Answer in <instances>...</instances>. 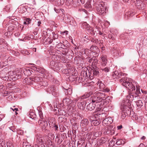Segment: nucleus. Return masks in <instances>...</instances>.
<instances>
[{"mask_svg":"<svg viewBox=\"0 0 147 147\" xmlns=\"http://www.w3.org/2000/svg\"><path fill=\"white\" fill-rule=\"evenodd\" d=\"M86 104V101H83L81 102H78L77 105L79 108L81 110H83L85 108Z\"/></svg>","mask_w":147,"mask_h":147,"instance_id":"20","label":"nucleus"},{"mask_svg":"<svg viewBox=\"0 0 147 147\" xmlns=\"http://www.w3.org/2000/svg\"><path fill=\"white\" fill-rule=\"evenodd\" d=\"M106 97L105 93L102 92H96L94 93V95L92 96L91 98V100L94 103H97L102 101Z\"/></svg>","mask_w":147,"mask_h":147,"instance_id":"2","label":"nucleus"},{"mask_svg":"<svg viewBox=\"0 0 147 147\" xmlns=\"http://www.w3.org/2000/svg\"><path fill=\"white\" fill-rule=\"evenodd\" d=\"M85 7L87 8L91 7L92 6L90 1H89L87 2L85 5Z\"/></svg>","mask_w":147,"mask_h":147,"instance_id":"47","label":"nucleus"},{"mask_svg":"<svg viewBox=\"0 0 147 147\" xmlns=\"http://www.w3.org/2000/svg\"><path fill=\"white\" fill-rule=\"evenodd\" d=\"M6 43L5 40L3 38H0V45H2L4 47L5 46Z\"/></svg>","mask_w":147,"mask_h":147,"instance_id":"48","label":"nucleus"},{"mask_svg":"<svg viewBox=\"0 0 147 147\" xmlns=\"http://www.w3.org/2000/svg\"><path fill=\"white\" fill-rule=\"evenodd\" d=\"M113 121V120L111 117H109L105 118L102 121L103 125H109L111 124Z\"/></svg>","mask_w":147,"mask_h":147,"instance_id":"10","label":"nucleus"},{"mask_svg":"<svg viewBox=\"0 0 147 147\" xmlns=\"http://www.w3.org/2000/svg\"><path fill=\"white\" fill-rule=\"evenodd\" d=\"M101 61L100 64V65H106L107 62V56L106 55H102L100 57Z\"/></svg>","mask_w":147,"mask_h":147,"instance_id":"11","label":"nucleus"},{"mask_svg":"<svg viewBox=\"0 0 147 147\" xmlns=\"http://www.w3.org/2000/svg\"><path fill=\"white\" fill-rule=\"evenodd\" d=\"M1 77H2V78H3V79L5 81H7V80H11V79L10 78H9V76H4V77H3V76H2Z\"/></svg>","mask_w":147,"mask_h":147,"instance_id":"61","label":"nucleus"},{"mask_svg":"<svg viewBox=\"0 0 147 147\" xmlns=\"http://www.w3.org/2000/svg\"><path fill=\"white\" fill-rule=\"evenodd\" d=\"M111 32L114 35H117L118 33V31L116 29H112L111 31Z\"/></svg>","mask_w":147,"mask_h":147,"instance_id":"54","label":"nucleus"},{"mask_svg":"<svg viewBox=\"0 0 147 147\" xmlns=\"http://www.w3.org/2000/svg\"><path fill=\"white\" fill-rule=\"evenodd\" d=\"M73 3V0H66V4L68 5L71 4Z\"/></svg>","mask_w":147,"mask_h":147,"instance_id":"56","label":"nucleus"},{"mask_svg":"<svg viewBox=\"0 0 147 147\" xmlns=\"http://www.w3.org/2000/svg\"><path fill=\"white\" fill-rule=\"evenodd\" d=\"M86 61L88 62L90 65L92 63V61L93 60V57H92L88 56L87 57L86 59Z\"/></svg>","mask_w":147,"mask_h":147,"instance_id":"41","label":"nucleus"},{"mask_svg":"<svg viewBox=\"0 0 147 147\" xmlns=\"http://www.w3.org/2000/svg\"><path fill=\"white\" fill-rule=\"evenodd\" d=\"M56 65H57V63H56L54 61H51L50 63V66L51 68L53 69L55 67Z\"/></svg>","mask_w":147,"mask_h":147,"instance_id":"44","label":"nucleus"},{"mask_svg":"<svg viewBox=\"0 0 147 147\" xmlns=\"http://www.w3.org/2000/svg\"><path fill=\"white\" fill-rule=\"evenodd\" d=\"M93 93L92 92L90 91L88 93H86L83 95L78 97V99H85L89 97Z\"/></svg>","mask_w":147,"mask_h":147,"instance_id":"26","label":"nucleus"},{"mask_svg":"<svg viewBox=\"0 0 147 147\" xmlns=\"http://www.w3.org/2000/svg\"><path fill=\"white\" fill-rule=\"evenodd\" d=\"M58 111L59 114L60 115H65V112L63 110L59 109Z\"/></svg>","mask_w":147,"mask_h":147,"instance_id":"51","label":"nucleus"},{"mask_svg":"<svg viewBox=\"0 0 147 147\" xmlns=\"http://www.w3.org/2000/svg\"><path fill=\"white\" fill-rule=\"evenodd\" d=\"M16 73V71H10L8 72V76L11 80H12V77H13V76H14Z\"/></svg>","mask_w":147,"mask_h":147,"instance_id":"35","label":"nucleus"},{"mask_svg":"<svg viewBox=\"0 0 147 147\" xmlns=\"http://www.w3.org/2000/svg\"><path fill=\"white\" fill-rule=\"evenodd\" d=\"M106 65H99V69L101 70V71L107 73L110 71V68L108 67H105Z\"/></svg>","mask_w":147,"mask_h":147,"instance_id":"19","label":"nucleus"},{"mask_svg":"<svg viewBox=\"0 0 147 147\" xmlns=\"http://www.w3.org/2000/svg\"><path fill=\"white\" fill-rule=\"evenodd\" d=\"M141 90L142 92L144 94V96H143V98L144 101V100H145V98L147 97V91L142 90Z\"/></svg>","mask_w":147,"mask_h":147,"instance_id":"52","label":"nucleus"},{"mask_svg":"<svg viewBox=\"0 0 147 147\" xmlns=\"http://www.w3.org/2000/svg\"><path fill=\"white\" fill-rule=\"evenodd\" d=\"M43 137L40 134H37L35 136V139L37 143L39 145H42L44 141L43 140Z\"/></svg>","mask_w":147,"mask_h":147,"instance_id":"9","label":"nucleus"},{"mask_svg":"<svg viewBox=\"0 0 147 147\" xmlns=\"http://www.w3.org/2000/svg\"><path fill=\"white\" fill-rule=\"evenodd\" d=\"M13 77H12V80H16L19 79L21 78L22 76L20 74H15L14 76H13Z\"/></svg>","mask_w":147,"mask_h":147,"instance_id":"32","label":"nucleus"},{"mask_svg":"<svg viewBox=\"0 0 147 147\" xmlns=\"http://www.w3.org/2000/svg\"><path fill=\"white\" fill-rule=\"evenodd\" d=\"M129 81V79L126 77H122L120 80L123 86L128 89L131 92V94L127 97L129 99V101H131L133 100H135L136 98H138V95L140 93V87L137 86V83L136 84V85L134 86Z\"/></svg>","mask_w":147,"mask_h":147,"instance_id":"1","label":"nucleus"},{"mask_svg":"<svg viewBox=\"0 0 147 147\" xmlns=\"http://www.w3.org/2000/svg\"><path fill=\"white\" fill-rule=\"evenodd\" d=\"M100 52L99 50V49L98 51H95L94 52H91L90 53V56L92 57H96L98 56V53Z\"/></svg>","mask_w":147,"mask_h":147,"instance_id":"31","label":"nucleus"},{"mask_svg":"<svg viewBox=\"0 0 147 147\" xmlns=\"http://www.w3.org/2000/svg\"><path fill=\"white\" fill-rule=\"evenodd\" d=\"M52 34H53V38L54 40L58 38V36L57 34L55 33L54 32H52Z\"/></svg>","mask_w":147,"mask_h":147,"instance_id":"53","label":"nucleus"},{"mask_svg":"<svg viewBox=\"0 0 147 147\" xmlns=\"http://www.w3.org/2000/svg\"><path fill=\"white\" fill-rule=\"evenodd\" d=\"M107 8L105 3L102 2L100 3L96 7L97 11L100 15H102L105 13Z\"/></svg>","mask_w":147,"mask_h":147,"instance_id":"4","label":"nucleus"},{"mask_svg":"<svg viewBox=\"0 0 147 147\" xmlns=\"http://www.w3.org/2000/svg\"><path fill=\"white\" fill-rule=\"evenodd\" d=\"M93 60L92 61V63L91 64V65L93 67L94 66H96L98 62V60L96 57H93Z\"/></svg>","mask_w":147,"mask_h":147,"instance_id":"30","label":"nucleus"},{"mask_svg":"<svg viewBox=\"0 0 147 147\" xmlns=\"http://www.w3.org/2000/svg\"><path fill=\"white\" fill-rule=\"evenodd\" d=\"M121 108L122 113L121 117L122 119H124L127 115L131 114V109L130 103H125L122 105Z\"/></svg>","mask_w":147,"mask_h":147,"instance_id":"3","label":"nucleus"},{"mask_svg":"<svg viewBox=\"0 0 147 147\" xmlns=\"http://www.w3.org/2000/svg\"><path fill=\"white\" fill-rule=\"evenodd\" d=\"M63 45L64 46V45L63 43L61 42H59L57 44V48H62Z\"/></svg>","mask_w":147,"mask_h":147,"instance_id":"64","label":"nucleus"},{"mask_svg":"<svg viewBox=\"0 0 147 147\" xmlns=\"http://www.w3.org/2000/svg\"><path fill=\"white\" fill-rule=\"evenodd\" d=\"M72 100H71L69 98H65L63 101V102L64 105L66 106H69V108H72V107H71L70 106L72 104ZM71 110L72 108H71Z\"/></svg>","mask_w":147,"mask_h":147,"instance_id":"14","label":"nucleus"},{"mask_svg":"<svg viewBox=\"0 0 147 147\" xmlns=\"http://www.w3.org/2000/svg\"><path fill=\"white\" fill-rule=\"evenodd\" d=\"M64 0H56V3L58 6H60L63 5L64 4Z\"/></svg>","mask_w":147,"mask_h":147,"instance_id":"38","label":"nucleus"},{"mask_svg":"<svg viewBox=\"0 0 147 147\" xmlns=\"http://www.w3.org/2000/svg\"><path fill=\"white\" fill-rule=\"evenodd\" d=\"M67 86H65L63 87V88L65 90V94L66 95H70L72 93V89L71 88L69 87L68 86H69V85L68 84H66Z\"/></svg>","mask_w":147,"mask_h":147,"instance_id":"18","label":"nucleus"},{"mask_svg":"<svg viewBox=\"0 0 147 147\" xmlns=\"http://www.w3.org/2000/svg\"><path fill=\"white\" fill-rule=\"evenodd\" d=\"M38 123L43 129H45L48 126L47 122L46 121L39 120L38 121Z\"/></svg>","mask_w":147,"mask_h":147,"instance_id":"17","label":"nucleus"},{"mask_svg":"<svg viewBox=\"0 0 147 147\" xmlns=\"http://www.w3.org/2000/svg\"><path fill=\"white\" fill-rule=\"evenodd\" d=\"M99 75V72L97 69L92 70L90 72V74L89 75V77L91 78L93 76H98Z\"/></svg>","mask_w":147,"mask_h":147,"instance_id":"23","label":"nucleus"},{"mask_svg":"<svg viewBox=\"0 0 147 147\" xmlns=\"http://www.w3.org/2000/svg\"><path fill=\"white\" fill-rule=\"evenodd\" d=\"M136 104L137 106L140 107L143 105V103L140 100L136 101Z\"/></svg>","mask_w":147,"mask_h":147,"instance_id":"45","label":"nucleus"},{"mask_svg":"<svg viewBox=\"0 0 147 147\" xmlns=\"http://www.w3.org/2000/svg\"><path fill=\"white\" fill-rule=\"evenodd\" d=\"M97 83L98 85L99 88L102 91L103 89H104V88L105 87V85L103 83H102L100 81H98Z\"/></svg>","mask_w":147,"mask_h":147,"instance_id":"29","label":"nucleus"},{"mask_svg":"<svg viewBox=\"0 0 147 147\" xmlns=\"http://www.w3.org/2000/svg\"><path fill=\"white\" fill-rule=\"evenodd\" d=\"M78 99L76 98L74 99L73 100H72V103L70 107H72V110H71V108H70L69 110L70 111L72 112L74 111L75 110L74 107L76 106V102L78 101Z\"/></svg>","mask_w":147,"mask_h":147,"instance_id":"21","label":"nucleus"},{"mask_svg":"<svg viewBox=\"0 0 147 147\" xmlns=\"http://www.w3.org/2000/svg\"><path fill=\"white\" fill-rule=\"evenodd\" d=\"M106 141V138L104 137H102L101 139L97 142V143L100 144L101 145V144L104 143Z\"/></svg>","mask_w":147,"mask_h":147,"instance_id":"37","label":"nucleus"},{"mask_svg":"<svg viewBox=\"0 0 147 147\" xmlns=\"http://www.w3.org/2000/svg\"><path fill=\"white\" fill-rule=\"evenodd\" d=\"M95 51H98L99 49L97 46L93 45L90 47V51L91 52H93Z\"/></svg>","mask_w":147,"mask_h":147,"instance_id":"34","label":"nucleus"},{"mask_svg":"<svg viewBox=\"0 0 147 147\" xmlns=\"http://www.w3.org/2000/svg\"><path fill=\"white\" fill-rule=\"evenodd\" d=\"M31 69L26 68L24 70V74L26 76H30L32 74Z\"/></svg>","mask_w":147,"mask_h":147,"instance_id":"28","label":"nucleus"},{"mask_svg":"<svg viewBox=\"0 0 147 147\" xmlns=\"http://www.w3.org/2000/svg\"><path fill=\"white\" fill-rule=\"evenodd\" d=\"M32 79L33 82H38L41 86H47L48 85V83L46 81H43V79L41 77H40L37 76L32 77Z\"/></svg>","mask_w":147,"mask_h":147,"instance_id":"6","label":"nucleus"},{"mask_svg":"<svg viewBox=\"0 0 147 147\" xmlns=\"http://www.w3.org/2000/svg\"><path fill=\"white\" fill-rule=\"evenodd\" d=\"M82 26L83 28L85 29L86 30L88 29H89L90 27L89 25L86 22L83 23Z\"/></svg>","mask_w":147,"mask_h":147,"instance_id":"39","label":"nucleus"},{"mask_svg":"<svg viewBox=\"0 0 147 147\" xmlns=\"http://www.w3.org/2000/svg\"><path fill=\"white\" fill-rule=\"evenodd\" d=\"M32 78L28 77L26 78L23 81V82L28 84H33V81L32 80Z\"/></svg>","mask_w":147,"mask_h":147,"instance_id":"24","label":"nucleus"},{"mask_svg":"<svg viewBox=\"0 0 147 147\" xmlns=\"http://www.w3.org/2000/svg\"><path fill=\"white\" fill-rule=\"evenodd\" d=\"M26 11V9L25 7H22L20 8L19 10V13H23Z\"/></svg>","mask_w":147,"mask_h":147,"instance_id":"46","label":"nucleus"},{"mask_svg":"<svg viewBox=\"0 0 147 147\" xmlns=\"http://www.w3.org/2000/svg\"><path fill=\"white\" fill-rule=\"evenodd\" d=\"M31 65H32L31 67L30 68V69H31L32 71V70H33L42 74H45V70L44 69L39 66L37 67L36 65L33 64H31Z\"/></svg>","mask_w":147,"mask_h":147,"instance_id":"7","label":"nucleus"},{"mask_svg":"<svg viewBox=\"0 0 147 147\" xmlns=\"http://www.w3.org/2000/svg\"><path fill=\"white\" fill-rule=\"evenodd\" d=\"M30 117L32 119H34L36 118V115L33 113H31L30 114Z\"/></svg>","mask_w":147,"mask_h":147,"instance_id":"58","label":"nucleus"},{"mask_svg":"<svg viewBox=\"0 0 147 147\" xmlns=\"http://www.w3.org/2000/svg\"><path fill=\"white\" fill-rule=\"evenodd\" d=\"M55 119L53 118H51L49 120L48 122L50 127H51L52 126L55 125Z\"/></svg>","mask_w":147,"mask_h":147,"instance_id":"27","label":"nucleus"},{"mask_svg":"<svg viewBox=\"0 0 147 147\" xmlns=\"http://www.w3.org/2000/svg\"><path fill=\"white\" fill-rule=\"evenodd\" d=\"M92 116V115L90 116L89 117L91 125L94 126L99 125L100 123V122L99 121L94 119L96 117H95L94 116L91 117Z\"/></svg>","mask_w":147,"mask_h":147,"instance_id":"12","label":"nucleus"},{"mask_svg":"<svg viewBox=\"0 0 147 147\" xmlns=\"http://www.w3.org/2000/svg\"><path fill=\"white\" fill-rule=\"evenodd\" d=\"M6 145L4 142L0 141V147H6Z\"/></svg>","mask_w":147,"mask_h":147,"instance_id":"59","label":"nucleus"},{"mask_svg":"<svg viewBox=\"0 0 147 147\" xmlns=\"http://www.w3.org/2000/svg\"><path fill=\"white\" fill-rule=\"evenodd\" d=\"M84 54H85L86 55L88 56V57L90 56V53L91 51H90V50H89L88 49H86L84 50Z\"/></svg>","mask_w":147,"mask_h":147,"instance_id":"43","label":"nucleus"},{"mask_svg":"<svg viewBox=\"0 0 147 147\" xmlns=\"http://www.w3.org/2000/svg\"><path fill=\"white\" fill-rule=\"evenodd\" d=\"M28 145H27L26 143H25L24 142L23 143V147H31V145L30 143H28Z\"/></svg>","mask_w":147,"mask_h":147,"instance_id":"60","label":"nucleus"},{"mask_svg":"<svg viewBox=\"0 0 147 147\" xmlns=\"http://www.w3.org/2000/svg\"><path fill=\"white\" fill-rule=\"evenodd\" d=\"M54 9L55 12L57 13L59 12H60V11L63 12V9H57L56 8H55Z\"/></svg>","mask_w":147,"mask_h":147,"instance_id":"63","label":"nucleus"},{"mask_svg":"<svg viewBox=\"0 0 147 147\" xmlns=\"http://www.w3.org/2000/svg\"><path fill=\"white\" fill-rule=\"evenodd\" d=\"M4 9L6 11L9 12L10 10V7L9 6H6Z\"/></svg>","mask_w":147,"mask_h":147,"instance_id":"62","label":"nucleus"},{"mask_svg":"<svg viewBox=\"0 0 147 147\" xmlns=\"http://www.w3.org/2000/svg\"><path fill=\"white\" fill-rule=\"evenodd\" d=\"M95 107L96 104L92 102L87 106L86 108L88 110L91 111L95 109Z\"/></svg>","mask_w":147,"mask_h":147,"instance_id":"22","label":"nucleus"},{"mask_svg":"<svg viewBox=\"0 0 147 147\" xmlns=\"http://www.w3.org/2000/svg\"><path fill=\"white\" fill-rule=\"evenodd\" d=\"M125 143V141L121 139H119L116 142V144L117 145H123Z\"/></svg>","mask_w":147,"mask_h":147,"instance_id":"36","label":"nucleus"},{"mask_svg":"<svg viewBox=\"0 0 147 147\" xmlns=\"http://www.w3.org/2000/svg\"><path fill=\"white\" fill-rule=\"evenodd\" d=\"M124 74L122 73H119L117 71H116L113 72L112 75V78L114 79L115 78H121L122 76H124Z\"/></svg>","mask_w":147,"mask_h":147,"instance_id":"16","label":"nucleus"},{"mask_svg":"<svg viewBox=\"0 0 147 147\" xmlns=\"http://www.w3.org/2000/svg\"><path fill=\"white\" fill-rule=\"evenodd\" d=\"M75 69L74 67H72L68 69H67V72L69 74H73L74 72H75Z\"/></svg>","mask_w":147,"mask_h":147,"instance_id":"42","label":"nucleus"},{"mask_svg":"<svg viewBox=\"0 0 147 147\" xmlns=\"http://www.w3.org/2000/svg\"><path fill=\"white\" fill-rule=\"evenodd\" d=\"M93 116L94 117H97L98 116L99 117V118L100 119H104L106 117V113H95L92 114L91 117Z\"/></svg>","mask_w":147,"mask_h":147,"instance_id":"15","label":"nucleus"},{"mask_svg":"<svg viewBox=\"0 0 147 147\" xmlns=\"http://www.w3.org/2000/svg\"><path fill=\"white\" fill-rule=\"evenodd\" d=\"M89 121L86 119H82L80 123V125L82 127H86L88 124Z\"/></svg>","mask_w":147,"mask_h":147,"instance_id":"25","label":"nucleus"},{"mask_svg":"<svg viewBox=\"0 0 147 147\" xmlns=\"http://www.w3.org/2000/svg\"><path fill=\"white\" fill-rule=\"evenodd\" d=\"M115 127L113 125L109 126L105 131H104V134H105L112 135L114 134L115 132Z\"/></svg>","mask_w":147,"mask_h":147,"instance_id":"8","label":"nucleus"},{"mask_svg":"<svg viewBox=\"0 0 147 147\" xmlns=\"http://www.w3.org/2000/svg\"><path fill=\"white\" fill-rule=\"evenodd\" d=\"M145 8V3L142 1L141 2L140 6L138 7V9H144Z\"/></svg>","mask_w":147,"mask_h":147,"instance_id":"50","label":"nucleus"},{"mask_svg":"<svg viewBox=\"0 0 147 147\" xmlns=\"http://www.w3.org/2000/svg\"><path fill=\"white\" fill-rule=\"evenodd\" d=\"M61 66L60 63H57V65H56L55 67L53 69L55 71L56 70L57 71H58L61 68Z\"/></svg>","mask_w":147,"mask_h":147,"instance_id":"33","label":"nucleus"},{"mask_svg":"<svg viewBox=\"0 0 147 147\" xmlns=\"http://www.w3.org/2000/svg\"><path fill=\"white\" fill-rule=\"evenodd\" d=\"M89 29H88L86 30L88 34H91L92 35L95 36L97 35V32L98 30L96 28H93L91 27H89Z\"/></svg>","mask_w":147,"mask_h":147,"instance_id":"13","label":"nucleus"},{"mask_svg":"<svg viewBox=\"0 0 147 147\" xmlns=\"http://www.w3.org/2000/svg\"><path fill=\"white\" fill-rule=\"evenodd\" d=\"M142 1H141L140 0H138L137 1L136 0V2H135V5L136 7H137V8H138V7L140 6V5L141 4V2Z\"/></svg>","mask_w":147,"mask_h":147,"instance_id":"55","label":"nucleus"},{"mask_svg":"<svg viewBox=\"0 0 147 147\" xmlns=\"http://www.w3.org/2000/svg\"><path fill=\"white\" fill-rule=\"evenodd\" d=\"M45 105L46 107H48L51 110H52L53 108L51 105L50 103L49 102L47 101L45 103Z\"/></svg>","mask_w":147,"mask_h":147,"instance_id":"40","label":"nucleus"},{"mask_svg":"<svg viewBox=\"0 0 147 147\" xmlns=\"http://www.w3.org/2000/svg\"><path fill=\"white\" fill-rule=\"evenodd\" d=\"M81 77L82 79H84L86 77H87V72H81Z\"/></svg>","mask_w":147,"mask_h":147,"instance_id":"49","label":"nucleus"},{"mask_svg":"<svg viewBox=\"0 0 147 147\" xmlns=\"http://www.w3.org/2000/svg\"><path fill=\"white\" fill-rule=\"evenodd\" d=\"M47 91L48 93H51L55 97H57L59 96V93L58 88L55 86H52L48 88L47 89Z\"/></svg>","mask_w":147,"mask_h":147,"instance_id":"5","label":"nucleus"},{"mask_svg":"<svg viewBox=\"0 0 147 147\" xmlns=\"http://www.w3.org/2000/svg\"><path fill=\"white\" fill-rule=\"evenodd\" d=\"M14 28L15 27L14 26L12 25L11 26L8 27V30L9 32H10L13 30L14 29Z\"/></svg>","mask_w":147,"mask_h":147,"instance_id":"57","label":"nucleus"}]
</instances>
